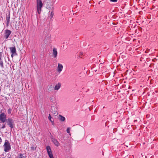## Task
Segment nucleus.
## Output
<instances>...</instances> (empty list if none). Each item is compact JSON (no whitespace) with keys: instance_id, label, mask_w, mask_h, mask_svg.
Returning a JSON list of instances; mask_svg holds the SVG:
<instances>
[{"instance_id":"1","label":"nucleus","mask_w":158,"mask_h":158,"mask_svg":"<svg viewBox=\"0 0 158 158\" xmlns=\"http://www.w3.org/2000/svg\"><path fill=\"white\" fill-rule=\"evenodd\" d=\"M3 146L4 147V151L6 152L9 151L11 149L10 145L7 140H5Z\"/></svg>"},{"instance_id":"2","label":"nucleus","mask_w":158,"mask_h":158,"mask_svg":"<svg viewBox=\"0 0 158 158\" xmlns=\"http://www.w3.org/2000/svg\"><path fill=\"white\" fill-rule=\"evenodd\" d=\"M43 4L41 0H37V10L38 13L40 14Z\"/></svg>"},{"instance_id":"3","label":"nucleus","mask_w":158,"mask_h":158,"mask_svg":"<svg viewBox=\"0 0 158 158\" xmlns=\"http://www.w3.org/2000/svg\"><path fill=\"white\" fill-rule=\"evenodd\" d=\"M7 124L11 129L13 128L15 126L14 120L11 118H8L6 121Z\"/></svg>"},{"instance_id":"4","label":"nucleus","mask_w":158,"mask_h":158,"mask_svg":"<svg viewBox=\"0 0 158 158\" xmlns=\"http://www.w3.org/2000/svg\"><path fill=\"white\" fill-rule=\"evenodd\" d=\"M10 52L12 53L11 56L12 58H13L14 56L17 55L16 53V49L15 46L12 47H10Z\"/></svg>"},{"instance_id":"5","label":"nucleus","mask_w":158,"mask_h":158,"mask_svg":"<svg viewBox=\"0 0 158 158\" xmlns=\"http://www.w3.org/2000/svg\"><path fill=\"white\" fill-rule=\"evenodd\" d=\"M46 149L50 158H54L50 147L49 146H48L46 147Z\"/></svg>"},{"instance_id":"6","label":"nucleus","mask_w":158,"mask_h":158,"mask_svg":"<svg viewBox=\"0 0 158 158\" xmlns=\"http://www.w3.org/2000/svg\"><path fill=\"white\" fill-rule=\"evenodd\" d=\"M6 115L4 113H2L0 114V120L1 122L4 123L6 121Z\"/></svg>"},{"instance_id":"7","label":"nucleus","mask_w":158,"mask_h":158,"mask_svg":"<svg viewBox=\"0 0 158 158\" xmlns=\"http://www.w3.org/2000/svg\"><path fill=\"white\" fill-rule=\"evenodd\" d=\"M4 31L5 33L4 37L6 39L8 38L9 35L11 33V31L9 30L6 29Z\"/></svg>"},{"instance_id":"8","label":"nucleus","mask_w":158,"mask_h":158,"mask_svg":"<svg viewBox=\"0 0 158 158\" xmlns=\"http://www.w3.org/2000/svg\"><path fill=\"white\" fill-rule=\"evenodd\" d=\"M3 53L2 52H0V66L2 68L4 67L3 62Z\"/></svg>"},{"instance_id":"9","label":"nucleus","mask_w":158,"mask_h":158,"mask_svg":"<svg viewBox=\"0 0 158 158\" xmlns=\"http://www.w3.org/2000/svg\"><path fill=\"white\" fill-rule=\"evenodd\" d=\"M10 18V12H9L8 15L7 16H6V24L7 26H8L9 24Z\"/></svg>"},{"instance_id":"10","label":"nucleus","mask_w":158,"mask_h":158,"mask_svg":"<svg viewBox=\"0 0 158 158\" xmlns=\"http://www.w3.org/2000/svg\"><path fill=\"white\" fill-rule=\"evenodd\" d=\"M63 65L61 64H58V67H57V71L58 72L60 73V72H61L62 71V70L63 69Z\"/></svg>"},{"instance_id":"11","label":"nucleus","mask_w":158,"mask_h":158,"mask_svg":"<svg viewBox=\"0 0 158 158\" xmlns=\"http://www.w3.org/2000/svg\"><path fill=\"white\" fill-rule=\"evenodd\" d=\"M53 56L54 57L56 58V57L57 54V52L56 49L55 48H53Z\"/></svg>"},{"instance_id":"12","label":"nucleus","mask_w":158,"mask_h":158,"mask_svg":"<svg viewBox=\"0 0 158 158\" xmlns=\"http://www.w3.org/2000/svg\"><path fill=\"white\" fill-rule=\"evenodd\" d=\"M52 140L55 145L56 146H58L59 145V143L56 139L55 138H53Z\"/></svg>"},{"instance_id":"13","label":"nucleus","mask_w":158,"mask_h":158,"mask_svg":"<svg viewBox=\"0 0 158 158\" xmlns=\"http://www.w3.org/2000/svg\"><path fill=\"white\" fill-rule=\"evenodd\" d=\"M61 87V84L58 83L54 87V89L55 90H58Z\"/></svg>"},{"instance_id":"14","label":"nucleus","mask_w":158,"mask_h":158,"mask_svg":"<svg viewBox=\"0 0 158 158\" xmlns=\"http://www.w3.org/2000/svg\"><path fill=\"white\" fill-rule=\"evenodd\" d=\"M59 119L60 120L62 121H64L65 120V118L64 117L62 116L61 115H59Z\"/></svg>"},{"instance_id":"15","label":"nucleus","mask_w":158,"mask_h":158,"mask_svg":"<svg viewBox=\"0 0 158 158\" xmlns=\"http://www.w3.org/2000/svg\"><path fill=\"white\" fill-rule=\"evenodd\" d=\"M36 147L37 146L36 144H34L32 145L31 147V150L33 151L35 150Z\"/></svg>"},{"instance_id":"16","label":"nucleus","mask_w":158,"mask_h":158,"mask_svg":"<svg viewBox=\"0 0 158 158\" xmlns=\"http://www.w3.org/2000/svg\"><path fill=\"white\" fill-rule=\"evenodd\" d=\"M26 156L25 154H20L18 158H26Z\"/></svg>"},{"instance_id":"17","label":"nucleus","mask_w":158,"mask_h":158,"mask_svg":"<svg viewBox=\"0 0 158 158\" xmlns=\"http://www.w3.org/2000/svg\"><path fill=\"white\" fill-rule=\"evenodd\" d=\"M53 86L52 85H51L49 86L48 88V91H51L52 90H53Z\"/></svg>"},{"instance_id":"18","label":"nucleus","mask_w":158,"mask_h":158,"mask_svg":"<svg viewBox=\"0 0 158 158\" xmlns=\"http://www.w3.org/2000/svg\"><path fill=\"white\" fill-rule=\"evenodd\" d=\"M54 13L53 11H52L50 13V18L51 19L53 17L54 15Z\"/></svg>"},{"instance_id":"19","label":"nucleus","mask_w":158,"mask_h":158,"mask_svg":"<svg viewBox=\"0 0 158 158\" xmlns=\"http://www.w3.org/2000/svg\"><path fill=\"white\" fill-rule=\"evenodd\" d=\"M48 118L50 121L52 122H53V121L52 120V117L50 114H49V115L48 117Z\"/></svg>"},{"instance_id":"20","label":"nucleus","mask_w":158,"mask_h":158,"mask_svg":"<svg viewBox=\"0 0 158 158\" xmlns=\"http://www.w3.org/2000/svg\"><path fill=\"white\" fill-rule=\"evenodd\" d=\"M6 127V124H4L2 125V127H1V129H4Z\"/></svg>"},{"instance_id":"21","label":"nucleus","mask_w":158,"mask_h":158,"mask_svg":"<svg viewBox=\"0 0 158 158\" xmlns=\"http://www.w3.org/2000/svg\"><path fill=\"white\" fill-rule=\"evenodd\" d=\"M8 114H11V110L10 108H9L7 110Z\"/></svg>"},{"instance_id":"22","label":"nucleus","mask_w":158,"mask_h":158,"mask_svg":"<svg viewBox=\"0 0 158 158\" xmlns=\"http://www.w3.org/2000/svg\"><path fill=\"white\" fill-rule=\"evenodd\" d=\"M66 131H67V132L68 133H70V128H69H69H68L67 129Z\"/></svg>"},{"instance_id":"23","label":"nucleus","mask_w":158,"mask_h":158,"mask_svg":"<svg viewBox=\"0 0 158 158\" xmlns=\"http://www.w3.org/2000/svg\"><path fill=\"white\" fill-rule=\"evenodd\" d=\"M110 1L113 2H116L118 0H110Z\"/></svg>"},{"instance_id":"24","label":"nucleus","mask_w":158,"mask_h":158,"mask_svg":"<svg viewBox=\"0 0 158 158\" xmlns=\"http://www.w3.org/2000/svg\"><path fill=\"white\" fill-rule=\"evenodd\" d=\"M81 23L82 24H85V21L84 20H82L81 22Z\"/></svg>"},{"instance_id":"25","label":"nucleus","mask_w":158,"mask_h":158,"mask_svg":"<svg viewBox=\"0 0 158 158\" xmlns=\"http://www.w3.org/2000/svg\"><path fill=\"white\" fill-rule=\"evenodd\" d=\"M137 120H135L134 121V123H135L136 122H137Z\"/></svg>"},{"instance_id":"26","label":"nucleus","mask_w":158,"mask_h":158,"mask_svg":"<svg viewBox=\"0 0 158 158\" xmlns=\"http://www.w3.org/2000/svg\"><path fill=\"white\" fill-rule=\"evenodd\" d=\"M47 36H48V37L49 39L50 36L49 35H47Z\"/></svg>"}]
</instances>
